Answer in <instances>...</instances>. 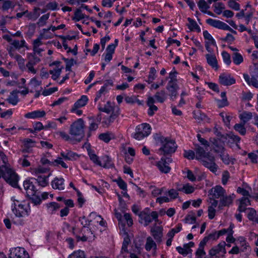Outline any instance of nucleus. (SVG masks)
I'll return each instance as SVG.
<instances>
[{"instance_id":"f257e3e1","label":"nucleus","mask_w":258,"mask_h":258,"mask_svg":"<svg viewBox=\"0 0 258 258\" xmlns=\"http://www.w3.org/2000/svg\"><path fill=\"white\" fill-rule=\"evenodd\" d=\"M196 158L200 160L202 165L208 168L213 173H215L218 166L215 163L214 156L209 152H206L204 149L199 145H195Z\"/></svg>"},{"instance_id":"f03ea898","label":"nucleus","mask_w":258,"mask_h":258,"mask_svg":"<svg viewBox=\"0 0 258 258\" xmlns=\"http://www.w3.org/2000/svg\"><path fill=\"white\" fill-rule=\"evenodd\" d=\"M157 140L162 145L159 150L164 155L171 154L176 150L177 146L175 141L163 136L158 137Z\"/></svg>"},{"instance_id":"7ed1b4c3","label":"nucleus","mask_w":258,"mask_h":258,"mask_svg":"<svg viewBox=\"0 0 258 258\" xmlns=\"http://www.w3.org/2000/svg\"><path fill=\"white\" fill-rule=\"evenodd\" d=\"M85 122L82 118H79L71 125L69 134L74 137L78 138L76 140L80 142L84 136Z\"/></svg>"},{"instance_id":"20e7f679","label":"nucleus","mask_w":258,"mask_h":258,"mask_svg":"<svg viewBox=\"0 0 258 258\" xmlns=\"http://www.w3.org/2000/svg\"><path fill=\"white\" fill-rule=\"evenodd\" d=\"M146 210L149 211V209H145V210L142 211L139 214L140 218L139 222L143 224L145 226H148L153 220L156 221L158 219V213L156 211H153L151 214L146 212Z\"/></svg>"},{"instance_id":"39448f33","label":"nucleus","mask_w":258,"mask_h":258,"mask_svg":"<svg viewBox=\"0 0 258 258\" xmlns=\"http://www.w3.org/2000/svg\"><path fill=\"white\" fill-rule=\"evenodd\" d=\"M29 203L26 205L19 204L18 205L14 203L12 206V211L15 215L17 217H23L25 215H28L30 209L29 208Z\"/></svg>"},{"instance_id":"423d86ee","label":"nucleus","mask_w":258,"mask_h":258,"mask_svg":"<svg viewBox=\"0 0 258 258\" xmlns=\"http://www.w3.org/2000/svg\"><path fill=\"white\" fill-rule=\"evenodd\" d=\"M226 243L225 241H222L217 245L213 247L209 250V254L211 258L215 256L216 257H219L217 255H221L222 256L226 253L225 246Z\"/></svg>"},{"instance_id":"0eeeda50","label":"nucleus","mask_w":258,"mask_h":258,"mask_svg":"<svg viewBox=\"0 0 258 258\" xmlns=\"http://www.w3.org/2000/svg\"><path fill=\"white\" fill-rule=\"evenodd\" d=\"M80 234L82 235H76L78 241H82L85 242L89 239H94L95 235H93V232L89 227H82L80 231Z\"/></svg>"},{"instance_id":"6e6552de","label":"nucleus","mask_w":258,"mask_h":258,"mask_svg":"<svg viewBox=\"0 0 258 258\" xmlns=\"http://www.w3.org/2000/svg\"><path fill=\"white\" fill-rule=\"evenodd\" d=\"M9 258H30L29 254L24 248L16 247L10 250Z\"/></svg>"},{"instance_id":"1a4fd4ad","label":"nucleus","mask_w":258,"mask_h":258,"mask_svg":"<svg viewBox=\"0 0 258 258\" xmlns=\"http://www.w3.org/2000/svg\"><path fill=\"white\" fill-rule=\"evenodd\" d=\"M171 161V158L165 159L162 158L160 161L157 162L156 166L162 173H168L171 170V168L168 165V163Z\"/></svg>"},{"instance_id":"9d476101","label":"nucleus","mask_w":258,"mask_h":258,"mask_svg":"<svg viewBox=\"0 0 258 258\" xmlns=\"http://www.w3.org/2000/svg\"><path fill=\"white\" fill-rule=\"evenodd\" d=\"M206 22L209 25L220 29L224 30H230V26L223 22L219 20H214L211 18L208 19Z\"/></svg>"},{"instance_id":"9b49d317","label":"nucleus","mask_w":258,"mask_h":258,"mask_svg":"<svg viewBox=\"0 0 258 258\" xmlns=\"http://www.w3.org/2000/svg\"><path fill=\"white\" fill-rule=\"evenodd\" d=\"M166 89L169 92V95L171 99L174 100L177 95V91L179 89L177 83L169 81L166 86Z\"/></svg>"},{"instance_id":"f8f14e48","label":"nucleus","mask_w":258,"mask_h":258,"mask_svg":"<svg viewBox=\"0 0 258 258\" xmlns=\"http://www.w3.org/2000/svg\"><path fill=\"white\" fill-rule=\"evenodd\" d=\"M219 80V83L224 86H230L236 83L235 79L229 74H221Z\"/></svg>"},{"instance_id":"ddd939ff","label":"nucleus","mask_w":258,"mask_h":258,"mask_svg":"<svg viewBox=\"0 0 258 258\" xmlns=\"http://www.w3.org/2000/svg\"><path fill=\"white\" fill-rule=\"evenodd\" d=\"M119 114V108L116 107L115 111H113L111 114L108 117H105L103 118L102 124L103 126L105 127L109 126L111 123H112L116 118L118 116Z\"/></svg>"},{"instance_id":"4468645a","label":"nucleus","mask_w":258,"mask_h":258,"mask_svg":"<svg viewBox=\"0 0 258 258\" xmlns=\"http://www.w3.org/2000/svg\"><path fill=\"white\" fill-rule=\"evenodd\" d=\"M23 186L28 197L33 196L34 194H36L37 191L32 182L30 180H25Z\"/></svg>"},{"instance_id":"2eb2a0df","label":"nucleus","mask_w":258,"mask_h":258,"mask_svg":"<svg viewBox=\"0 0 258 258\" xmlns=\"http://www.w3.org/2000/svg\"><path fill=\"white\" fill-rule=\"evenodd\" d=\"M194 242L190 241L188 243L184 244L183 247L181 246H177L176 247V249L180 254L183 255V256H186L188 254L191 253L192 250L190 248L194 247Z\"/></svg>"},{"instance_id":"dca6fc26","label":"nucleus","mask_w":258,"mask_h":258,"mask_svg":"<svg viewBox=\"0 0 258 258\" xmlns=\"http://www.w3.org/2000/svg\"><path fill=\"white\" fill-rule=\"evenodd\" d=\"M225 193V190L220 185H217L211 189V194L214 199H221Z\"/></svg>"},{"instance_id":"f3484780","label":"nucleus","mask_w":258,"mask_h":258,"mask_svg":"<svg viewBox=\"0 0 258 258\" xmlns=\"http://www.w3.org/2000/svg\"><path fill=\"white\" fill-rule=\"evenodd\" d=\"M225 138V142L227 141V144L231 146L232 144H235L236 146L240 148L238 145V143L240 141V138L239 136L233 134L232 133H230L229 134H226Z\"/></svg>"},{"instance_id":"a211bd4d","label":"nucleus","mask_w":258,"mask_h":258,"mask_svg":"<svg viewBox=\"0 0 258 258\" xmlns=\"http://www.w3.org/2000/svg\"><path fill=\"white\" fill-rule=\"evenodd\" d=\"M211 142L214 146L213 148L216 153L220 154L225 151V148L224 147L225 142H223L221 139L214 138Z\"/></svg>"},{"instance_id":"6ab92c4d","label":"nucleus","mask_w":258,"mask_h":258,"mask_svg":"<svg viewBox=\"0 0 258 258\" xmlns=\"http://www.w3.org/2000/svg\"><path fill=\"white\" fill-rule=\"evenodd\" d=\"M152 236L157 242H161L163 236V228L161 226H155L151 229Z\"/></svg>"},{"instance_id":"aec40b11","label":"nucleus","mask_w":258,"mask_h":258,"mask_svg":"<svg viewBox=\"0 0 258 258\" xmlns=\"http://www.w3.org/2000/svg\"><path fill=\"white\" fill-rule=\"evenodd\" d=\"M235 196L234 194L229 196L224 195L222 198L220 199V204L219 205V208L222 207L229 206L233 202Z\"/></svg>"},{"instance_id":"412c9836","label":"nucleus","mask_w":258,"mask_h":258,"mask_svg":"<svg viewBox=\"0 0 258 258\" xmlns=\"http://www.w3.org/2000/svg\"><path fill=\"white\" fill-rule=\"evenodd\" d=\"M64 180L63 178L55 177L51 182V185L53 189L62 190L64 189Z\"/></svg>"},{"instance_id":"4be33fe9","label":"nucleus","mask_w":258,"mask_h":258,"mask_svg":"<svg viewBox=\"0 0 258 258\" xmlns=\"http://www.w3.org/2000/svg\"><path fill=\"white\" fill-rule=\"evenodd\" d=\"M45 112L43 110H35L25 114L24 116L27 118L34 119L44 117L45 115Z\"/></svg>"},{"instance_id":"5701e85b","label":"nucleus","mask_w":258,"mask_h":258,"mask_svg":"<svg viewBox=\"0 0 258 258\" xmlns=\"http://www.w3.org/2000/svg\"><path fill=\"white\" fill-rule=\"evenodd\" d=\"M207 63L216 70L218 69V62L215 55L207 54L206 55Z\"/></svg>"},{"instance_id":"b1692460","label":"nucleus","mask_w":258,"mask_h":258,"mask_svg":"<svg viewBox=\"0 0 258 258\" xmlns=\"http://www.w3.org/2000/svg\"><path fill=\"white\" fill-rule=\"evenodd\" d=\"M240 204L238 206V210L240 212H245L246 210V207L250 205V201L247 197H243L239 200Z\"/></svg>"},{"instance_id":"393cba45","label":"nucleus","mask_w":258,"mask_h":258,"mask_svg":"<svg viewBox=\"0 0 258 258\" xmlns=\"http://www.w3.org/2000/svg\"><path fill=\"white\" fill-rule=\"evenodd\" d=\"M19 92L17 90H14L11 93V96L7 99L10 104L15 105L18 102V96L17 93Z\"/></svg>"},{"instance_id":"a878e982","label":"nucleus","mask_w":258,"mask_h":258,"mask_svg":"<svg viewBox=\"0 0 258 258\" xmlns=\"http://www.w3.org/2000/svg\"><path fill=\"white\" fill-rule=\"evenodd\" d=\"M154 97L158 102L163 103L167 98V94L165 90H162L160 91L157 92Z\"/></svg>"},{"instance_id":"bb28decb","label":"nucleus","mask_w":258,"mask_h":258,"mask_svg":"<svg viewBox=\"0 0 258 258\" xmlns=\"http://www.w3.org/2000/svg\"><path fill=\"white\" fill-rule=\"evenodd\" d=\"M137 130L143 132L145 136H148L150 134L151 131V126L147 123H142L137 126Z\"/></svg>"},{"instance_id":"cd10ccee","label":"nucleus","mask_w":258,"mask_h":258,"mask_svg":"<svg viewBox=\"0 0 258 258\" xmlns=\"http://www.w3.org/2000/svg\"><path fill=\"white\" fill-rule=\"evenodd\" d=\"M61 156L65 159L68 160H76L78 155L71 151H67V153L61 152L60 153Z\"/></svg>"},{"instance_id":"c85d7f7f","label":"nucleus","mask_w":258,"mask_h":258,"mask_svg":"<svg viewBox=\"0 0 258 258\" xmlns=\"http://www.w3.org/2000/svg\"><path fill=\"white\" fill-rule=\"evenodd\" d=\"M195 188L189 183L183 185L181 187H177V190L183 191L186 194H190L195 191Z\"/></svg>"},{"instance_id":"c756f323","label":"nucleus","mask_w":258,"mask_h":258,"mask_svg":"<svg viewBox=\"0 0 258 258\" xmlns=\"http://www.w3.org/2000/svg\"><path fill=\"white\" fill-rule=\"evenodd\" d=\"M220 156L223 162L226 165H229L230 163L233 164L235 160L234 158H230L229 155L225 153V151L220 153Z\"/></svg>"},{"instance_id":"7c9ffc66","label":"nucleus","mask_w":258,"mask_h":258,"mask_svg":"<svg viewBox=\"0 0 258 258\" xmlns=\"http://www.w3.org/2000/svg\"><path fill=\"white\" fill-rule=\"evenodd\" d=\"M193 114L194 118L198 121H208L209 120L207 116L200 110L197 112L194 111Z\"/></svg>"},{"instance_id":"2f4dec72","label":"nucleus","mask_w":258,"mask_h":258,"mask_svg":"<svg viewBox=\"0 0 258 258\" xmlns=\"http://www.w3.org/2000/svg\"><path fill=\"white\" fill-rule=\"evenodd\" d=\"M116 108L111 105L110 101H108L103 107H99V110L100 111L107 113L108 114L115 111Z\"/></svg>"},{"instance_id":"473e14b6","label":"nucleus","mask_w":258,"mask_h":258,"mask_svg":"<svg viewBox=\"0 0 258 258\" xmlns=\"http://www.w3.org/2000/svg\"><path fill=\"white\" fill-rule=\"evenodd\" d=\"M102 161L103 163H102L101 167L108 168L114 167V164L112 162L111 158L108 156L106 155L103 156L102 158Z\"/></svg>"},{"instance_id":"72a5a7b5","label":"nucleus","mask_w":258,"mask_h":258,"mask_svg":"<svg viewBox=\"0 0 258 258\" xmlns=\"http://www.w3.org/2000/svg\"><path fill=\"white\" fill-rule=\"evenodd\" d=\"M187 20L189 22V24H187V26L190 31L197 30L198 32H201V28L195 21L190 18H188Z\"/></svg>"},{"instance_id":"f704fd0d","label":"nucleus","mask_w":258,"mask_h":258,"mask_svg":"<svg viewBox=\"0 0 258 258\" xmlns=\"http://www.w3.org/2000/svg\"><path fill=\"white\" fill-rule=\"evenodd\" d=\"M88 101L87 96L83 95L81 98L78 100L74 104L75 108H80L84 106Z\"/></svg>"},{"instance_id":"c9c22d12","label":"nucleus","mask_w":258,"mask_h":258,"mask_svg":"<svg viewBox=\"0 0 258 258\" xmlns=\"http://www.w3.org/2000/svg\"><path fill=\"white\" fill-rule=\"evenodd\" d=\"M252 114L250 112L244 111L239 115L240 120L243 124H245L248 121L252 118Z\"/></svg>"},{"instance_id":"e433bc0d","label":"nucleus","mask_w":258,"mask_h":258,"mask_svg":"<svg viewBox=\"0 0 258 258\" xmlns=\"http://www.w3.org/2000/svg\"><path fill=\"white\" fill-rule=\"evenodd\" d=\"M85 15L83 14L81 10V8L76 9L74 13V17L73 18V20L75 21H79L80 20L85 18ZM87 18H89V16L86 17Z\"/></svg>"},{"instance_id":"4c0bfd02","label":"nucleus","mask_w":258,"mask_h":258,"mask_svg":"<svg viewBox=\"0 0 258 258\" xmlns=\"http://www.w3.org/2000/svg\"><path fill=\"white\" fill-rule=\"evenodd\" d=\"M49 175L46 176H38L37 179L34 178V180L36 181L38 184L42 186L45 187L46 186L48 182V177Z\"/></svg>"},{"instance_id":"58836bf2","label":"nucleus","mask_w":258,"mask_h":258,"mask_svg":"<svg viewBox=\"0 0 258 258\" xmlns=\"http://www.w3.org/2000/svg\"><path fill=\"white\" fill-rule=\"evenodd\" d=\"M11 44L13 46L12 47L18 49L26 47V42L24 39H22L20 41L18 40H14L11 43Z\"/></svg>"},{"instance_id":"ea45409f","label":"nucleus","mask_w":258,"mask_h":258,"mask_svg":"<svg viewBox=\"0 0 258 258\" xmlns=\"http://www.w3.org/2000/svg\"><path fill=\"white\" fill-rule=\"evenodd\" d=\"M63 69V67L61 66L60 68H56L53 70L49 71V73L52 75L51 78L53 80H56L59 78L60 75L61 70Z\"/></svg>"},{"instance_id":"a19ab883","label":"nucleus","mask_w":258,"mask_h":258,"mask_svg":"<svg viewBox=\"0 0 258 258\" xmlns=\"http://www.w3.org/2000/svg\"><path fill=\"white\" fill-rule=\"evenodd\" d=\"M245 124L243 123H236L234 126V129L238 132L241 135L244 136L245 135L246 130L244 127Z\"/></svg>"},{"instance_id":"79ce46f5","label":"nucleus","mask_w":258,"mask_h":258,"mask_svg":"<svg viewBox=\"0 0 258 258\" xmlns=\"http://www.w3.org/2000/svg\"><path fill=\"white\" fill-rule=\"evenodd\" d=\"M232 60L235 64L239 65L243 62V58L241 54L237 52H235L232 54Z\"/></svg>"},{"instance_id":"37998d69","label":"nucleus","mask_w":258,"mask_h":258,"mask_svg":"<svg viewBox=\"0 0 258 258\" xmlns=\"http://www.w3.org/2000/svg\"><path fill=\"white\" fill-rule=\"evenodd\" d=\"M152 248H156V244L151 237H148L147 238L145 249L147 251H150Z\"/></svg>"},{"instance_id":"c03bdc74","label":"nucleus","mask_w":258,"mask_h":258,"mask_svg":"<svg viewBox=\"0 0 258 258\" xmlns=\"http://www.w3.org/2000/svg\"><path fill=\"white\" fill-rule=\"evenodd\" d=\"M240 240V249L241 251L245 252L247 250H250V246L249 244L246 241V240L242 237L239 239Z\"/></svg>"},{"instance_id":"a18cd8bd","label":"nucleus","mask_w":258,"mask_h":258,"mask_svg":"<svg viewBox=\"0 0 258 258\" xmlns=\"http://www.w3.org/2000/svg\"><path fill=\"white\" fill-rule=\"evenodd\" d=\"M88 155L90 159L96 164L102 166V162L99 160V157L92 151H88Z\"/></svg>"},{"instance_id":"49530a36","label":"nucleus","mask_w":258,"mask_h":258,"mask_svg":"<svg viewBox=\"0 0 258 258\" xmlns=\"http://www.w3.org/2000/svg\"><path fill=\"white\" fill-rule=\"evenodd\" d=\"M46 207L48 210L51 212V213H53L54 212L57 210L60 207V206L56 202H50L46 204Z\"/></svg>"},{"instance_id":"de8ad7c7","label":"nucleus","mask_w":258,"mask_h":258,"mask_svg":"<svg viewBox=\"0 0 258 258\" xmlns=\"http://www.w3.org/2000/svg\"><path fill=\"white\" fill-rule=\"evenodd\" d=\"M199 8L203 13L206 12L210 7L205 0H200L198 3Z\"/></svg>"},{"instance_id":"09e8293b","label":"nucleus","mask_w":258,"mask_h":258,"mask_svg":"<svg viewBox=\"0 0 258 258\" xmlns=\"http://www.w3.org/2000/svg\"><path fill=\"white\" fill-rule=\"evenodd\" d=\"M107 92V89H106V85H104L97 92L96 97L94 99L95 102H96L101 97L102 95H104Z\"/></svg>"},{"instance_id":"8fccbe9b","label":"nucleus","mask_w":258,"mask_h":258,"mask_svg":"<svg viewBox=\"0 0 258 258\" xmlns=\"http://www.w3.org/2000/svg\"><path fill=\"white\" fill-rule=\"evenodd\" d=\"M14 7L15 5L13 4V3L12 1L6 0L4 1L2 9L3 11H7L10 8H14Z\"/></svg>"},{"instance_id":"3c124183","label":"nucleus","mask_w":258,"mask_h":258,"mask_svg":"<svg viewBox=\"0 0 258 258\" xmlns=\"http://www.w3.org/2000/svg\"><path fill=\"white\" fill-rule=\"evenodd\" d=\"M68 258H85V255L83 251L79 250L74 251Z\"/></svg>"},{"instance_id":"603ef678","label":"nucleus","mask_w":258,"mask_h":258,"mask_svg":"<svg viewBox=\"0 0 258 258\" xmlns=\"http://www.w3.org/2000/svg\"><path fill=\"white\" fill-rule=\"evenodd\" d=\"M203 36L205 39L209 41V43H210L214 46H216V43L215 40L212 35L207 30L203 32Z\"/></svg>"},{"instance_id":"864d4df0","label":"nucleus","mask_w":258,"mask_h":258,"mask_svg":"<svg viewBox=\"0 0 258 258\" xmlns=\"http://www.w3.org/2000/svg\"><path fill=\"white\" fill-rule=\"evenodd\" d=\"M156 69L152 67L150 68V71L149 72V75L148 76V79L147 82L148 83H151L156 78Z\"/></svg>"},{"instance_id":"5fc2aeb1","label":"nucleus","mask_w":258,"mask_h":258,"mask_svg":"<svg viewBox=\"0 0 258 258\" xmlns=\"http://www.w3.org/2000/svg\"><path fill=\"white\" fill-rule=\"evenodd\" d=\"M233 227H234L233 225L231 224L230 225V230H229L230 232H229V234H228V236L226 239V240L227 242L233 243V242H234V241L235 240V238L232 236L233 233Z\"/></svg>"},{"instance_id":"6e6d98bb","label":"nucleus","mask_w":258,"mask_h":258,"mask_svg":"<svg viewBox=\"0 0 258 258\" xmlns=\"http://www.w3.org/2000/svg\"><path fill=\"white\" fill-rule=\"evenodd\" d=\"M224 9V5L222 3H218L214 5V12L218 15L221 14Z\"/></svg>"},{"instance_id":"4d7b16f0","label":"nucleus","mask_w":258,"mask_h":258,"mask_svg":"<svg viewBox=\"0 0 258 258\" xmlns=\"http://www.w3.org/2000/svg\"><path fill=\"white\" fill-rule=\"evenodd\" d=\"M136 132L134 134L133 137L134 139L138 140H140L143 139L144 137H147V136H145V134H144L143 132L141 130H137V126L136 128Z\"/></svg>"},{"instance_id":"13d9d810","label":"nucleus","mask_w":258,"mask_h":258,"mask_svg":"<svg viewBox=\"0 0 258 258\" xmlns=\"http://www.w3.org/2000/svg\"><path fill=\"white\" fill-rule=\"evenodd\" d=\"M110 135L108 133H102L99 135V139L105 143H108L111 139Z\"/></svg>"},{"instance_id":"bf43d9fd","label":"nucleus","mask_w":258,"mask_h":258,"mask_svg":"<svg viewBox=\"0 0 258 258\" xmlns=\"http://www.w3.org/2000/svg\"><path fill=\"white\" fill-rule=\"evenodd\" d=\"M222 56L224 62L228 66L231 64V60L230 54L226 51H223L222 53Z\"/></svg>"},{"instance_id":"052dcab7","label":"nucleus","mask_w":258,"mask_h":258,"mask_svg":"<svg viewBox=\"0 0 258 258\" xmlns=\"http://www.w3.org/2000/svg\"><path fill=\"white\" fill-rule=\"evenodd\" d=\"M31 196V197H30V200H31V203L34 205H38L41 204V199L39 196H36V194Z\"/></svg>"},{"instance_id":"680f3d73","label":"nucleus","mask_w":258,"mask_h":258,"mask_svg":"<svg viewBox=\"0 0 258 258\" xmlns=\"http://www.w3.org/2000/svg\"><path fill=\"white\" fill-rule=\"evenodd\" d=\"M247 217L249 220L254 221L256 219V211L253 208H249Z\"/></svg>"},{"instance_id":"e2e57ef3","label":"nucleus","mask_w":258,"mask_h":258,"mask_svg":"<svg viewBox=\"0 0 258 258\" xmlns=\"http://www.w3.org/2000/svg\"><path fill=\"white\" fill-rule=\"evenodd\" d=\"M35 63H32V60H29L26 64V67L28 70V72L33 74H35L37 72L36 70L34 69V66Z\"/></svg>"},{"instance_id":"0e129e2a","label":"nucleus","mask_w":258,"mask_h":258,"mask_svg":"<svg viewBox=\"0 0 258 258\" xmlns=\"http://www.w3.org/2000/svg\"><path fill=\"white\" fill-rule=\"evenodd\" d=\"M56 135L59 136L62 139L65 141H72L73 139L71 138L69 135L66 133L64 132H57L55 133Z\"/></svg>"},{"instance_id":"69168bd1","label":"nucleus","mask_w":258,"mask_h":258,"mask_svg":"<svg viewBox=\"0 0 258 258\" xmlns=\"http://www.w3.org/2000/svg\"><path fill=\"white\" fill-rule=\"evenodd\" d=\"M228 6L236 11H238L240 10V5L238 3L233 0H229L228 2Z\"/></svg>"},{"instance_id":"338daca9","label":"nucleus","mask_w":258,"mask_h":258,"mask_svg":"<svg viewBox=\"0 0 258 258\" xmlns=\"http://www.w3.org/2000/svg\"><path fill=\"white\" fill-rule=\"evenodd\" d=\"M116 182L120 188L122 189L123 191L127 190L126 183L121 178H119L117 180H116Z\"/></svg>"},{"instance_id":"774afa93","label":"nucleus","mask_w":258,"mask_h":258,"mask_svg":"<svg viewBox=\"0 0 258 258\" xmlns=\"http://www.w3.org/2000/svg\"><path fill=\"white\" fill-rule=\"evenodd\" d=\"M183 156L184 157L189 160L194 159L195 157V153L194 151L190 150L188 151H184Z\"/></svg>"}]
</instances>
